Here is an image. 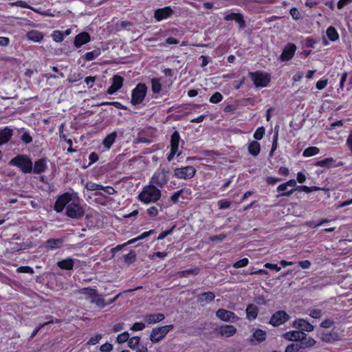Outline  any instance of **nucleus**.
Wrapping results in <instances>:
<instances>
[{
    "label": "nucleus",
    "mask_w": 352,
    "mask_h": 352,
    "mask_svg": "<svg viewBox=\"0 0 352 352\" xmlns=\"http://www.w3.org/2000/svg\"><path fill=\"white\" fill-rule=\"evenodd\" d=\"M200 272V268L199 267H195L194 268L188 269L186 270H183L179 272V274L181 277H186L189 275L197 276Z\"/></svg>",
    "instance_id": "obj_41"
},
{
    "label": "nucleus",
    "mask_w": 352,
    "mask_h": 352,
    "mask_svg": "<svg viewBox=\"0 0 352 352\" xmlns=\"http://www.w3.org/2000/svg\"><path fill=\"white\" fill-rule=\"evenodd\" d=\"M343 165V163L340 162L336 163L332 157H327L321 160H317L314 162V166L321 167H338Z\"/></svg>",
    "instance_id": "obj_23"
},
{
    "label": "nucleus",
    "mask_w": 352,
    "mask_h": 352,
    "mask_svg": "<svg viewBox=\"0 0 352 352\" xmlns=\"http://www.w3.org/2000/svg\"><path fill=\"white\" fill-rule=\"evenodd\" d=\"M278 133H276L274 135L273 138H272V148L270 151V153H269L270 157H272L274 155L275 151L278 148Z\"/></svg>",
    "instance_id": "obj_46"
},
{
    "label": "nucleus",
    "mask_w": 352,
    "mask_h": 352,
    "mask_svg": "<svg viewBox=\"0 0 352 352\" xmlns=\"http://www.w3.org/2000/svg\"><path fill=\"white\" fill-rule=\"evenodd\" d=\"M102 336L100 334L94 335L89 339L87 344L95 345L100 340Z\"/></svg>",
    "instance_id": "obj_63"
},
{
    "label": "nucleus",
    "mask_w": 352,
    "mask_h": 352,
    "mask_svg": "<svg viewBox=\"0 0 352 352\" xmlns=\"http://www.w3.org/2000/svg\"><path fill=\"white\" fill-rule=\"evenodd\" d=\"M75 265V260L71 257L61 259L56 263L57 267L62 270H72Z\"/></svg>",
    "instance_id": "obj_24"
},
{
    "label": "nucleus",
    "mask_w": 352,
    "mask_h": 352,
    "mask_svg": "<svg viewBox=\"0 0 352 352\" xmlns=\"http://www.w3.org/2000/svg\"><path fill=\"white\" fill-rule=\"evenodd\" d=\"M148 87L145 83L140 82L131 90V104L138 107L142 104L146 96Z\"/></svg>",
    "instance_id": "obj_4"
},
{
    "label": "nucleus",
    "mask_w": 352,
    "mask_h": 352,
    "mask_svg": "<svg viewBox=\"0 0 352 352\" xmlns=\"http://www.w3.org/2000/svg\"><path fill=\"white\" fill-rule=\"evenodd\" d=\"M296 46L295 44L289 43L283 48L280 60L283 62L290 60L295 55Z\"/></svg>",
    "instance_id": "obj_13"
},
{
    "label": "nucleus",
    "mask_w": 352,
    "mask_h": 352,
    "mask_svg": "<svg viewBox=\"0 0 352 352\" xmlns=\"http://www.w3.org/2000/svg\"><path fill=\"white\" fill-rule=\"evenodd\" d=\"M117 137L118 133L116 131H113L111 133L108 134L102 140V144L103 146L107 150H109L114 144Z\"/></svg>",
    "instance_id": "obj_27"
},
{
    "label": "nucleus",
    "mask_w": 352,
    "mask_h": 352,
    "mask_svg": "<svg viewBox=\"0 0 352 352\" xmlns=\"http://www.w3.org/2000/svg\"><path fill=\"white\" fill-rule=\"evenodd\" d=\"M16 272L17 273H26L32 274L34 273V270L30 266H21L16 270Z\"/></svg>",
    "instance_id": "obj_58"
},
{
    "label": "nucleus",
    "mask_w": 352,
    "mask_h": 352,
    "mask_svg": "<svg viewBox=\"0 0 352 352\" xmlns=\"http://www.w3.org/2000/svg\"><path fill=\"white\" fill-rule=\"evenodd\" d=\"M72 195L68 192H64L59 195L54 205V210L57 212H62L64 208L69 204L72 200Z\"/></svg>",
    "instance_id": "obj_10"
},
{
    "label": "nucleus",
    "mask_w": 352,
    "mask_h": 352,
    "mask_svg": "<svg viewBox=\"0 0 352 352\" xmlns=\"http://www.w3.org/2000/svg\"><path fill=\"white\" fill-rule=\"evenodd\" d=\"M63 239H49L45 242V248L50 250H56L62 247Z\"/></svg>",
    "instance_id": "obj_31"
},
{
    "label": "nucleus",
    "mask_w": 352,
    "mask_h": 352,
    "mask_svg": "<svg viewBox=\"0 0 352 352\" xmlns=\"http://www.w3.org/2000/svg\"><path fill=\"white\" fill-rule=\"evenodd\" d=\"M166 256H167V252H153L152 254H149L148 257L151 260H154L155 257L163 259Z\"/></svg>",
    "instance_id": "obj_60"
},
{
    "label": "nucleus",
    "mask_w": 352,
    "mask_h": 352,
    "mask_svg": "<svg viewBox=\"0 0 352 352\" xmlns=\"http://www.w3.org/2000/svg\"><path fill=\"white\" fill-rule=\"evenodd\" d=\"M129 338V333L127 331H124L117 336L116 342L119 344H122L128 341Z\"/></svg>",
    "instance_id": "obj_53"
},
{
    "label": "nucleus",
    "mask_w": 352,
    "mask_h": 352,
    "mask_svg": "<svg viewBox=\"0 0 352 352\" xmlns=\"http://www.w3.org/2000/svg\"><path fill=\"white\" fill-rule=\"evenodd\" d=\"M316 344V341L309 337L307 339L305 338V339L302 341H300V345L303 346V349L307 347H312Z\"/></svg>",
    "instance_id": "obj_48"
},
{
    "label": "nucleus",
    "mask_w": 352,
    "mask_h": 352,
    "mask_svg": "<svg viewBox=\"0 0 352 352\" xmlns=\"http://www.w3.org/2000/svg\"><path fill=\"white\" fill-rule=\"evenodd\" d=\"M192 194L190 188H184L175 192L170 197V201L172 204H177L179 201V198L187 199L188 196Z\"/></svg>",
    "instance_id": "obj_20"
},
{
    "label": "nucleus",
    "mask_w": 352,
    "mask_h": 352,
    "mask_svg": "<svg viewBox=\"0 0 352 352\" xmlns=\"http://www.w3.org/2000/svg\"><path fill=\"white\" fill-rule=\"evenodd\" d=\"M161 190L155 185L145 186L138 195V199L146 204L155 203L161 198Z\"/></svg>",
    "instance_id": "obj_1"
},
{
    "label": "nucleus",
    "mask_w": 352,
    "mask_h": 352,
    "mask_svg": "<svg viewBox=\"0 0 352 352\" xmlns=\"http://www.w3.org/2000/svg\"><path fill=\"white\" fill-rule=\"evenodd\" d=\"M301 349H303V346L300 344L292 343L286 347L285 352H298Z\"/></svg>",
    "instance_id": "obj_47"
},
{
    "label": "nucleus",
    "mask_w": 352,
    "mask_h": 352,
    "mask_svg": "<svg viewBox=\"0 0 352 352\" xmlns=\"http://www.w3.org/2000/svg\"><path fill=\"white\" fill-rule=\"evenodd\" d=\"M234 21L238 24L239 28L240 29H244L245 28L246 24H245V21L244 20L243 15L242 14L239 13L237 16L235 18Z\"/></svg>",
    "instance_id": "obj_56"
},
{
    "label": "nucleus",
    "mask_w": 352,
    "mask_h": 352,
    "mask_svg": "<svg viewBox=\"0 0 352 352\" xmlns=\"http://www.w3.org/2000/svg\"><path fill=\"white\" fill-rule=\"evenodd\" d=\"M53 323V320H51L50 321H47L46 322H44L43 324H40L31 333L30 336V339H32L33 338H34L36 334L38 333V332L43 328L45 326L49 324H52Z\"/></svg>",
    "instance_id": "obj_55"
},
{
    "label": "nucleus",
    "mask_w": 352,
    "mask_h": 352,
    "mask_svg": "<svg viewBox=\"0 0 352 352\" xmlns=\"http://www.w3.org/2000/svg\"><path fill=\"white\" fill-rule=\"evenodd\" d=\"M245 312L247 318L253 320L257 318L258 308L254 304H250L247 306Z\"/></svg>",
    "instance_id": "obj_29"
},
{
    "label": "nucleus",
    "mask_w": 352,
    "mask_h": 352,
    "mask_svg": "<svg viewBox=\"0 0 352 352\" xmlns=\"http://www.w3.org/2000/svg\"><path fill=\"white\" fill-rule=\"evenodd\" d=\"M111 85L107 89V94L110 95L114 94L118 90H120L124 83V78L119 75H114L111 78Z\"/></svg>",
    "instance_id": "obj_14"
},
{
    "label": "nucleus",
    "mask_w": 352,
    "mask_h": 352,
    "mask_svg": "<svg viewBox=\"0 0 352 352\" xmlns=\"http://www.w3.org/2000/svg\"><path fill=\"white\" fill-rule=\"evenodd\" d=\"M248 75L256 87H265L271 80V76L267 72L261 71L250 72Z\"/></svg>",
    "instance_id": "obj_6"
},
{
    "label": "nucleus",
    "mask_w": 352,
    "mask_h": 352,
    "mask_svg": "<svg viewBox=\"0 0 352 352\" xmlns=\"http://www.w3.org/2000/svg\"><path fill=\"white\" fill-rule=\"evenodd\" d=\"M306 336V333L301 331H289L283 335L285 340L292 342L302 341Z\"/></svg>",
    "instance_id": "obj_17"
},
{
    "label": "nucleus",
    "mask_w": 352,
    "mask_h": 352,
    "mask_svg": "<svg viewBox=\"0 0 352 352\" xmlns=\"http://www.w3.org/2000/svg\"><path fill=\"white\" fill-rule=\"evenodd\" d=\"M180 142H182V145L184 144V140H182L180 138L179 132L177 131H175L170 136V151L167 156L168 161L170 162L173 160L176 155H177V156L180 155L181 153H179V146Z\"/></svg>",
    "instance_id": "obj_8"
},
{
    "label": "nucleus",
    "mask_w": 352,
    "mask_h": 352,
    "mask_svg": "<svg viewBox=\"0 0 352 352\" xmlns=\"http://www.w3.org/2000/svg\"><path fill=\"white\" fill-rule=\"evenodd\" d=\"M326 34L328 38L332 42H335L339 39V34L333 26H329L327 29Z\"/></svg>",
    "instance_id": "obj_35"
},
{
    "label": "nucleus",
    "mask_w": 352,
    "mask_h": 352,
    "mask_svg": "<svg viewBox=\"0 0 352 352\" xmlns=\"http://www.w3.org/2000/svg\"><path fill=\"white\" fill-rule=\"evenodd\" d=\"M113 350V345L111 343L106 342L102 344L100 347L101 352H110Z\"/></svg>",
    "instance_id": "obj_64"
},
{
    "label": "nucleus",
    "mask_w": 352,
    "mask_h": 352,
    "mask_svg": "<svg viewBox=\"0 0 352 352\" xmlns=\"http://www.w3.org/2000/svg\"><path fill=\"white\" fill-rule=\"evenodd\" d=\"M216 316L221 320L224 322H236L239 318L233 312L223 308L216 311Z\"/></svg>",
    "instance_id": "obj_12"
},
{
    "label": "nucleus",
    "mask_w": 352,
    "mask_h": 352,
    "mask_svg": "<svg viewBox=\"0 0 352 352\" xmlns=\"http://www.w3.org/2000/svg\"><path fill=\"white\" fill-rule=\"evenodd\" d=\"M252 337L258 342H261L266 339V332L261 329H256Z\"/></svg>",
    "instance_id": "obj_38"
},
{
    "label": "nucleus",
    "mask_w": 352,
    "mask_h": 352,
    "mask_svg": "<svg viewBox=\"0 0 352 352\" xmlns=\"http://www.w3.org/2000/svg\"><path fill=\"white\" fill-rule=\"evenodd\" d=\"M145 324L142 322H136L131 327L133 331H142L145 328Z\"/></svg>",
    "instance_id": "obj_61"
},
{
    "label": "nucleus",
    "mask_w": 352,
    "mask_h": 352,
    "mask_svg": "<svg viewBox=\"0 0 352 352\" xmlns=\"http://www.w3.org/2000/svg\"><path fill=\"white\" fill-rule=\"evenodd\" d=\"M52 36L55 42L60 43L64 40L65 34L62 31L55 30L53 32Z\"/></svg>",
    "instance_id": "obj_42"
},
{
    "label": "nucleus",
    "mask_w": 352,
    "mask_h": 352,
    "mask_svg": "<svg viewBox=\"0 0 352 352\" xmlns=\"http://www.w3.org/2000/svg\"><path fill=\"white\" fill-rule=\"evenodd\" d=\"M165 318V316L163 314H146L144 316V320L145 322L148 324H152L158 323L162 320H164Z\"/></svg>",
    "instance_id": "obj_25"
},
{
    "label": "nucleus",
    "mask_w": 352,
    "mask_h": 352,
    "mask_svg": "<svg viewBox=\"0 0 352 352\" xmlns=\"http://www.w3.org/2000/svg\"><path fill=\"white\" fill-rule=\"evenodd\" d=\"M27 38L34 42H40L43 38V34L38 30H31L27 33Z\"/></svg>",
    "instance_id": "obj_34"
},
{
    "label": "nucleus",
    "mask_w": 352,
    "mask_h": 352,
    "mask_svg": "<svg viewBox=\"0 0 352 352\" xmlns=\"http://www.w3.org/2000/svg\"><path fill=\"white\" fill-rule=\"evenodd\" d=\"M161 79L153 78L151 79V89L153 94H159L162 91Z\"/></svg>",
    "instance_id": "obj_37"
},
{
    "label": "nucleus",
    "mask_w": 352,
    "mask_h": 352,
    "mask_svg": "<svg viewBox=\"0 0 352 352\" xmlns=\"http://www.w3.org/2000/svg\"><path fill=\"white\" fill-rule=\"evenodd\" d=\"M289 13L292 17V19L295 21H297L300 19L301 15L298 9L295 7H293L290 9Z\"/></svg>",
    "instance_id": "obj_62"
},
{
    "label": "nucleus",
    "mask_w": 352,
    "mask_h": 352,
    "mask_svg": "<svg viewBox=\"0 0 352 352\" xmlns=\"http://www.w3.org/2000/svg\"><path fill=\"white\" fill-rule=\"evenodd\" d=\"M215 331L221 336L230 338L236 333V329L231 324H223L217 328Z\"/></svg>",
    "instance_id": "obj_18"
},
{
    "label": "nucleus",
    "mask_w": 352,
    "mask_h": 352,
    "mask_svg": "<svg viewBox=\"0 0 352 352\" xmlns=\"http://www.w3.org/2000/svg\"><path fill=\"white\" fill-rule=\"evenodd\" d=\"M65 214L74 219H80L85 214V209L80 204V199L76 197H72V200L66 207Z\"/></svg>",
    "instance_id": "obj_3"
},
{
    "label": "nucleus",
    "mask_w": 352,
    "mask_h": 352,
    "mask_svg": "<svg viewBox=\"0 0 352 352\" xmlns=\"http://www.w3.org/2000/svg\"><path fill=\"white\" fill-rule=\"evenodd\" d=\"M320 152L319 148L316 146H309L302 152V156L305 157L314 156Z\"/></svg>",
    "instance_id": "obj_40"
},
{
    "label": "nucleus",
    "mask_w": 352,
    "mask_h": 352,
    "mask_svg": "<svg viewBox=\"0 0 352 352\" xmlns=\"http://www.w3.org/2000/svg\"><path fill=\"white\" fill-rule=\"evenodd\" d=\"M222 100V94L220 92L217 91L210 96L209 101L211 103L217 104L220 102Z\"/></svg>",
    "instance_id": "obj_50"
},
{
    "label": "nucleus",
    "mask_w": 352,
    "mask_h": 352,
    "mask_svg": "<svg viewBox=\"0 0 352 352\" xmlns=\"http://www.w3.org/2000/svg\"><path fill=\"white\" fill-rule=\"evenodd\" d=\"M21 140L24 144H29L32 142V137L28 131H25L21 135Z\"/></svg>",
    "instance_id": "obj_57"
},
{
    "label": "nucleus",
    "mask_w": 352,
    "mask_h": 352,
    "mask_svg": "<svg viewBox=\"0 0 352 352\" xmlns=\"http://www.w3.org/2000/svg\"><path fill=\"white\" fill-rule=\"evenodd\" d=\"M76 294H82L86 296V298H95L98 296V292L96 289L91 288V287H83L80 288L79 289H77L75 291Z\"/></svg>",
    "instance_id": "obj_28"
},
{
    "label": "nucleus",
    "mask_w": 352,
    "mask_h": 352,
    "mask_svg": "<svg viewBox=\"0 0 352 352\" xmlns=\"http://www.w3.org/2000/svg\"><path fill=\"white\" fill-rule=\"evenodd\" d=\"M101 54V50L100 48H97L96 50H94L91 52H86L84 55H83V58L85 60L87 61H91V60H93L94 59H96V58H98Z\"/></svg>",
    "instance_id": "obj_36"
},
{
    "label": "nucleus",
    "mask_w": 352,
    "mask_h": 352,
    "mask_svg": "<svg viewBox=\"0 0 352 352\" xmlns=\"http://www.w3.org/2000/svg\"><path fill=\"white\" fill-rule=\"evenodd\" d=\"M13 135V131L6 126L0 130V145L8 143Z\"/></svg>",
    "instance_id": "obj_26"
},
{
    "label": "nucleus",
    "mask_w": 352,
    "mask_h": 352,
    "mask_svg": "<svg viewBox=\"0 0 352 352\" xmlns=\"http://www.w3.org/2000/svg\"><path fill=\"white\" fill-rule=\"evenodd\" d=\"M170 172L168 167L157 168L151 179V183L156 187H164L168 181Z\"/></svg>",
    "instance_id": "obj_5"
},
{
    "label": "nucleus",
    "mask_w": 352,
    "mask_h": 352,
    "mask_svg": "<svg viewBox=\"0 0 352 352\" xmlns=\"http://www.w3.org/2000/svg\"><path fill=\"white\" fill-rule=\"evenodd\" d=\"M91 302L96 304L97 307H98L100 309H103L105 307H107L106 302L103 298V296L102 294H98L95 298H93L91 300Z\"/></svg>",
    "instance_id": "obj_39"
},
{
    "label": "nucleus",
    "mask_w": 352,
    "mask_h": 352,
    "mask_svg": "<svg viewBox=\"0 0 352 352\" xmlns=\"http://www.w3.org/2000/svg\"><path fill=\"white\" fill-rule=\"evenodd\" d=\"M265 129L263 126H260L256 129L253 137L256 140H261L265 135Z\"/></svg>",
    "instance_id": "obj_49"
},
{
    "label": "nucleus",
    "mask_w": 352,
    "mask_h": 352,
    "mask_svg": "<svg viewBox=\"0 0 352 352\" xmlns=\"http://www.w3.org/2000/svg\"><path fill=\"white\" fill-rule=\"evenodd\" d=\"M292 327L298 329V331H301L302 332H311L314 330V327L308 321L303 318H298L293 321Z\"/></svg>",
    "instance_id": "obj_16"
},
{
    "label": "nucleus",
    "mask_w": 352,
    "mask_h": 352,
    "mask_svg": "<svg viewBox=\"0 0 352 352\" xmlns=\"http://www.w3.org/2000/svg\"><path fill=\"white\" fill-rule=\"evenodd\" d=\"M248 153L253 157H256L261 151V145L257 141H252L248 147Z\"/></svg>",
    "instance_id": "obj_32"
},
{
    "label": "nucleus",
    "mask_w": 352,
    "mask_h": 352,
    "mask_svg": "<svg viewBox=\"0 0 352 352\" xmlns=\"http://www.w3.org/2000/svg\"><path fill=\"white\" fill-rule=\"evenodd\" d=\"M196 173V169L192 166H182L174 169V176L177 179H190Z\"/></svg>",
    "instance_id": "obj_11"
},
{
    "label": "nucleus",
    "mask_w": 352,
    "mask_h": 352,
    "mask_svg": "<svg viewBox=\"0 0 352 352\" xmlns=\"http://www.w3.org/2000/svg\"><path fill=\"white\" fill-rule=\"evenodd\" d=\"M175 229V226H173V227H171L170 229L167 230H165V231H163L162 232L159 236H157V238L156 239V240L157 241H161L162 239H164V238H166L168 235L172 234V232H173Z\"/></svg>",
    "instance_id": "obj_59"
},
{
    "label": "nucleus",
    "mask_w": 352,
    "mask_h": 352,
    "mask_svg": "<svg viewBox=\"0 0 352 352\" xmlns=\"http://www.w3.org/2000/svg\"><path fill=\"white\" fill-rule=\"evenodd\" d=\"M276 190L280 193L277 197H289L293 194V189H288V186L285 183L280 184Z\"/></svg>",
    "instance_id": "obj_33"
},
{
    "label": "nucleus",
    "mask_w": 352,
    "mask_h": 352,
    "mask_svg": "<svg viewBox=\"0 0 352 352\" xmlns=\"http://www.w3.org/2000/svg\"><path fill=\"white\" fill-rule=\"evenodd\" d=\"M9 165L17 167L23 173H30L32 171V160L25 154L16 155L9 162Z\"/></svg>",
    "instance_id": "obj_2"
},
{
    "label": "nucleus",
    "mask_w": 352,
    "mask_h": 352,
    "mask_svg": "<svg viewBox=\"0 0 352 352\" xmlns=\"http://www.w3.org/2000/svg\"><path fill=\"white\" fill-rule=\"evenodd\" d=\"M90 41V34L87 32H82L75 36L74 45L76 48H80L83 45L88 43Z\"/></svg>",
    "instance_id": "obj_21"
},
{
    "label": "nucleus",
    "mask_w": 352,
    "mask_h": 352,
    "mask_svg": "<svg viewBox=\"0 0 352 352\" xmlns=\"http://www.w3.org/2000/svg\"><path fill=\"white\" fill-rule=\"evenodd\" d=\"M328 84V79L327 78L322 77L319 80H318L316 83V87L318 90H322L326 87Z\"/></svg>",
    "instance_id": "obj_54"
},
{
    "label": "nucleus",
    "mask_w": 352,
    "mask_h": 352,
    "mask_svg": "<svg viewBox=\"0 0 352 352\" xmlns=\"http://www.w3.org/2000/svg\"><path fill=\"white\" fill-rule=\"evenodd\" d=\"M290 319V316L284 310L275 311L271 316L269 324L273 327H279Z\"/></svg>",
    "instance_id": "obj_9"
},
{
    "label": "nucleus",
    "mask_w": 352,
    "mask_h": 352,
    "mask_svg": "<svg viewBox=\"0 0 352 352\" xmlns=\"http://www.w3.org/2000/svg\"><path fill=\"white\" fill-rule=\"evenodd\" d=\"M174 13L170 6H166L155 10L154 18L157 21H161L170 17Z\"/></svg>",
    "instance_id": "obj_15"
},
{
    "label": "nucleus",
    "mask_w": 352,
    "mask_h": 352,
    "mask_svg": "<svg viewBox=\"0 0 352 352\" xmlns=\"http://www.w3.org/2000/svg\"><path fill=\"white\" fill-rule=\"evenodd\" d=\"M215 295L212 292H204L197 296V300L200 303H210L214 300Z\"/></svg>",
    "instance_id": "obj_30"
},
{
    "label": "nucleus",
    "mask_w": 352,
    "mask_h": 352,
    "mask_svg": "<svg viewBox=\"0 0 352 352\" xmlns=\"http://www.w3.org/2000/svg\"><path fill=\"white\" fill-rule=\"evenodd\" d=\"M47 168V159L45 157L40 158L36 160L32 165V171L34 174H41Z\"/></svg>",
    "instance_id": "obj_22"
},
{
    "label": "nucleus",
    "mask_w": 352,
    "mask_h": 352,
    "mask_svg": "<svg viewBox=\"0 0 352 352\" xmlns=\"http://www.w3.org/2000/svg\"><path fill=\"white\" fill-rule=\"evenodd\" d=\"M136 260V254L135 252L133 250H131L127 254L124 255V261L127 264L133 263Z\"/></svg>",
    "instance_id": "obj_45"
},
{
    "label": "nucleus",
    "mask_w": 352,
    "mask_h": 352,
    "mask_svg": "<svg viewBox=\"0 0 352 352\" xmlns=\"http://www.w3.org/2000/svg\"><path fill=\"white\" fill-rule=\"evenodd\" d=\"M85 188L90 191H95L102 190L103 188V186L100 184H96L92 182H88L85 184Z\"/></svg>",
    "instance_id": "obj_43"
},
{
    "label": "nucleus",
    "mask_w": 352,
    "mask_h": 352,
    "mask_svg": "<svg viewBox=\"0 0 352 352\" xmlns=\"http://www.w3.org/2000/svg\"><path fill=\"white\" fill-rule=\"evenodd\" d=\"M159 212L160 210L158 208L155 206H150L146 209V214L151 218L157 217L159 214Z\"/></svg>",
    "instance_id": "obj_52"
},
{
    "label": "nucleus",
    "mask_w": 352,
    "mask_h": 352,
    "mask_svg": "<svg viewBox=\"0 0 352 352\" xmlns=\"http://www.w3.org/2000/svg\"><path fill=\"white\" fill-rule=\"evenodd\" d=\"M140 342V337L139 336H133L132 338H129L128 340V346L131 349H135L137 346L139 345Z\"/></svg>",
    "instance_id": "obj_44"
},
{
    "label": "nucleus",
    "mask_w": 352,
    "mask_h": 352,
    "mask_svg": "<svg viewBox=\"0 0 352 352\" xmlns=\"http://www.w3.org/2000/svg\"><path fill=\"white\" fill-rule=\"evenodd\" d=\"M173 328V324H167L153 328L150 334V340L153 344L160 342Z\"/></svg>",
    "instance_id": "obj_7"
},
{
    "label": "nucleus",
    "mask_w": 352,
    "mask_h": 352,
    "mask_svg": "<svg viewBox=\"0 0 352 352\" xmlns=\"http://www.w3.org/2000/svg\"><path fill=\"white\" fill-rule=\"evenodd\" d=\"M320 339L325 343H333L340 340L339 333L335 331V327L330 331H322Z\"/></svg>",
    "instance_id": "obj_19"
},
{
    "label": "nucleus",
    "mask_w": 352,
    "mask_h": 352,
    "mask_svg": "<svg viewBox=\"0 0 352 352\" xmlns=\"http://www.w3.org/2000/svg\"><path fill=\"white\" fill-rule=\"evenodd\" d=\"M249 263V260L247 258H243L233 263V267L238 269L247 266Z\"/></svg>",
    "instance_id": "obj_51"
}]
</instances>
